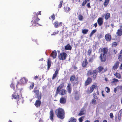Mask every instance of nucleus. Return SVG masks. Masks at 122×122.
I'll use <instances>...</instances> for the list:
<instances>
[{
    "mask_svg": "<svg viewBox=\"0 0 122 122\" xmlns=\"http://www.w3.org/2000/svg\"><path fill=\"white\" fill-rule=\"evenodd\" d=\"M63 1V0H62L61 1L59 5V7L60 8H61L62 6V2Z\"/></svg>",
    "mask_w": 122,
    "mask_h": 122,
    "instance_id": "43",
    "label": "nucleus"
},
{
    "mask_svg": "<svg viewBox=\"0 0 122 122\" xmlns=\"http://www.w3.org/2000/svg\"><path fill=\"white\" fill-rule=\"evenodd\" d=\"M53 58H55L57 56L56 52V51H53L51 54V55Z\"/></svg>",
    "mask_w": 122,
    "mask_h": 122,
    "instance_id": "19",
    "label": "nucleus"
},
{
    "mask_svg": "<svg viewBox=\"0 0 122 122\" xmlns=\"http://www.w3.org/2000/svg\"><path fill=\"white\" fill-rule=\"evenodd\" d=\"M101 60L102 62H104L106 60V56L104 54H101L100 57Z\"/></svg>",
    "mask_w": 122,
    "mask_h": 122,
    "instance_id": "4",
    "label": "nucleus"
},
{
    "mask_svg": "<svg viewBox=\"0 0 122 122\" xmlns=\"http://www.w3.org/2000/svg\"><path fill=\"white\" fill-rule=\"evenodd\" d=\"M99 121L98 120H97L94 121V122H99Z\"/></svg>",
    "mask_w": 122,
    "mask_h": 122,
    "instance_id": "64",
    "label": "nucleus"
},
{
    "mask_svg": "<svg viewBox=\"0 0 122 122\" xmlns=\"http://www.w3.org/2000/svg\"><path fill=\"white\" fill-rule=\"evenodd\" d=\"M117 43L116 42H114L112 43V46L115 47L117 46Z\"/></svg>",
    "mask_w": 122,
    "mask_h": 122,
    "instance_id": "48",
    "label": "nucleus"
},
{
    "mask_svg": "<svg viewBox=\"0 0 122 122\" xmlns=\"http://www.w3.org/2000/svg\"><path fill=\"white\" fill-rule=\"evenodd\" d=\"M38 76H34V80H36L38 78Z\"/></svg>",
    "mask_w": 122,
    "mask_h": 122,
    "instance_id": "60",
    "label": "nucleus"
},
{
    "mask_svg": "<svg viewBox=\"0 0 122 122\" xmlns=\"http://www.w3.org/2000/svg\"><path fill=\"white\" fill-rule=\"evenodd\" d=\"M67 54L65 53H62L60 54V55L59 56V58L60 60H62L66 59V58Z\"/></svg>",
    "mask_w": 122,
    "mask_h": 122,
    "instance_id": "3",
    "label": "nucleus"
},
{
    "mask_svg": "<svg viewBox=\"0 0 122 122\" xmlns=\"http://www.w3.org/2000/svg\"><path fill=\"white\" fill-rule=\"evenodd\" d=\"M34 83L33 82H32L31 85H30V89L31 90L32 89L34 86Z\"/></svg>",
    "mask_w": 122,
    "mask_h": 122,
    "instance_id": "38",
    "label": "nucleus"
},
{
    "mask_svg": "<svg viewBox=\"0 0 122 122\" xmlns=\"http://www.w3.org/2000/svg\"><path fill=\"white\" fill-rule=\"evenodd\" d=\"M92 102L93 104H96V100L94 99H93L92 100Z\"/></svg>",
    "mask_w": 122,
    "mask_h": 122,
    "instance_id": "44",
    "label": "nucleus"
},
{
    "mask_svg": "<svg viewBox=\"0 0 122 122\" xmlns=\"http://www.w3.org/2000/svg\"><path fill=\"white\" fill-rule=\"evenodd\" d=\"M12 97H13L12 98L15 99H17L19 98V96L18 93H16L15 92L12 95Z\"/></svg>",
    "mask_w": 122,
    "mask_h": 122,
    "instance_id": "12",
    "label": "nucleus"
},
{
    "mask_svg": "<svg viewBox=\"0 0 122 122\" xmlns=\"http://www.w3.org/2000/svg\"><path fill=\"white\" fill-rule=\"evenodd\" d=\"M119 63H120L119 62L117 61L113 67V69L114 70H115L119 66Z\"/></svg>",
    "mask_w": 122,
    "mask_h": 122,
    "instance_id": "17",
    "label": "nucleus"
},
{
    "mask_svg": "<svg viewBox=\"0 0 122 122\" xmlns=\"http://www.w3.org/2000/svg\"><path fill=\"white\" fill-rule=\"evenodd\" d=\"M93 60V58H91L89 60V61L90 62H92Z\"/></svg>",
    "mask_w": 122,
    "mask_h": 122,
    "instance_id": "56",
    "label": "nucleus"
},
{
    "mask_svg": "<svg viewBox=\"0 0 122 122\" xmlns=\"http://www.w3.org/2000/svg\"><path fill=\"white\" fill-rule=\"evenodd\" d=\"M70 10V8L69 7H66L65 9V11H69Z\"/></svg>",
    "mask_w": 122,
    "mask_h": 122,
    "instance_id": "47",
    "label": "nucleus"
},
{
    "mask_svg": "<svg viewBox=\"0 0 122 122\" xmlns=\"http://www.w3.org/2000/svg\"><path fill=\"white\" fill-rule=\"evenodd\" d=\"M50 118L52 121L53 120V118L54 116V113L52 110H51L49 113Z\"/></svg>",
    "mask_w": 122,
    "mask_h": 122,
    "instance_id": "7",
    "label": "nucleus"
},
{
    "mask_svg": "<svg viewBox=\"0 0 122 122\" xmlns=\"http://www.w3.org/2000/svg\"><path fill=\"white\" fill-rule=\"evenodd\" d=\"M114 75L118 79H120L121 78V75L118 73H115L114 74Z\"/></svg>",
    "mask_w": 122,
    "mask_h": 122,
    "instance_id": "23",
    "label": "nucleus"
},
{
    "mask_svg": "<svg viewBox=\"0 0 122 122\" xmlns=\"http://www.w3.org/2000/svg\"><path fill=\"white\" fill-rule=\"evenodd\" d=\"M88 31V29H83L82 30V32L84 34H86Z\"/></svg>",
    "mask_w": 122,
    "mask_h": 122,
    "instance_id": "35",
    "label": "nucleus"
},
{
    "mask_svg": "<svg viewBox=\"0 0 122 122\" xmlns=\"http://www.w3.org/2000/svg\"><path fill=\"white\" fill-rule=\"evenodd\" d=\"M41 15V11H39L38 12L37 14H36V16H37L38 15Z\"/></svg>",
    "mask_w": 122,
    "mask_h": 122,
    "instance_id": "57",
    "label": "nucleus"
},
{
    "mask_svg": "<svg viewBox=\"0 0 122 122\" xmlns=\"http://www.w3.org/2000/svg\"><path fill=\"white\" fill-rule=\"evenodd\" d=\"M104 15L105 16V19L106 20H107L109 18L110 16V14L109 13H107L106 14H105L104 15H103L102 17H104Z\"/></svg>",
    "mask_w": 122,
    "mask_h": 122,
    "instance_id": "21",
    "label": "nucleus"
},
{
    "mask_svg": "<svg viewBox=\"0 0 122 122\" xmlns=\"http://www.w3.org/2000/svg\"><path fill=\"white\" fill-rule=\"evenodd\" d=\"M51 18L53 19V20H54L55 18V16L54 14H53L51 16Z\"/></svg>",
    "mask_w": 122,
    "mask_h": 122,
    "instance_id": "55",
    "label": "nucleus"
},
{
    "mask_svg": "<svg viewBox=\"0 0 122 122\" xmlns=\"http://www.w3.org/2000/svg\"><path fill=\"white\" fill-rule=\"evenodd\" d=\"M102 52H103L105 54H106L108 51V49L107 48H104L101 50Z\"/></svg>",
    "mask_w": 122,
    "mask_h": 122,
    "instance_id": "26",
    "label": "nucleus"
},
{
    "mask_svg": "<svg viewBox=\"0 0 122 122\" xmlns=\"http://www.w3.org/2000/svg\"><path fill=\"white\" fill-rule=\"evenodd\" d=\"M119 81V80L116 78L113 79L111 81V83L113 84L114 83H115L118 82Z\"/></svg>",
    "mask_w": 122,
    "mask_h": 122,
    "instance_id": "22",
    "label": "nucleus"
},
{
    "mask_svg": "<svg viewBox=\"0 0 122 122\" xmlns=\"http://www.w3.org/2000/svg\"><path fill=\"white\" fill-rule=\"evenodd\" d=\"M83 117H82L79 119V120L80 122H82L83 121L82 120Z\"/></svg>",
    "mask_w": 122,
    "mask_h": 122,
    "instance_id": "53",
    "label": "nucleus"
},
{
    "mask_svg": "<svg viewBox=\"0 0 122 122\" xmlns=\"http://www.w3.org/2000/svg\"><path fill=\"white\" fill-rule=\"evenodd\" d=\"M118 90V91H121L122 90V86H118L117 87Z\"/></svg>",
    "mask_w": 122,
    "mask_h": 122,
    "instance_id": "39",
    "label": "nucleus"
},
{
    "mask_svg": "<svg viewBox=\"0 0 122 122\" xmlns=\"http://www.w3.org/2000/svg\"><path fill=\"white\" fill-rule=\"evenodd\" d=\"M122 113V109H121L119 111V116H121Z\"/></svg>",
    "mask_w": 122,
    "mask_h": 122,
    "instance_id": "52",
    "label": "nucleus"
},
{
    "mask_svg": "<svg viewBox=\"0 0 122 122\" xmlns=\"http://www.w3.org/2000/svg\"><path fill=\"white\" fill-rule=\"evenodd\" d=\"M106 88H107V89L106 92H107V93L109 92L110 91V89H109V88L108 87H106Z\"/></svg>",
    "mask_w": 122,
    "mask_h": 122,
    "instance_id": "58",
    "label": "nucleus"
},
{
    "mask_svg": "<svg viewBox=\"0 0 122 122\" xmlns=\"http://www.w3.org/2000/svg\"><path fill=\"white\" fill-rule=\"evenodd\" d=\"M56 113L58 117L62 119L65 117V113L64 110L59 108L56 110Z\"/></svg>",
    "mask_w": 122,
    "mask_h": 122,
    "instance_id": "1",
    "label": "nucleus"
},
{
    "mask_svg": "<svg viewBox=\"0 0 122 122\" xmlns=\"http://www.w3.org/2000/svg\"><path fill=\"white\" fill-rule=\"evenodd\" d=\"M87 6L88 8H90L91 6L90 5V3H88L86 5Z\"/></svg>",
    "mask_w": 122,
    "mask_h": 122,
    "instance_id": "54",
    "label": "nucleus"
},
{
    "mask_svg": "<svg viewBox=\"0 0 122 122\" xmlns=\"http://www.w3.org/2000/svg\"><path fill=\"white\" fill-rule=\"evenodd\" d=\"M68 92L69 93H71V87L70 84H68L67 86Z\"/></svg>",
    "mask_w": 122,
    "mask_h": 122,
    "instance_id": "24",
    "label": "nucleus"
},
{
    "mask_svg": "<svg viewBox=\"0 0 122 122\" xmlns=\"http://www.w3.org/2000/svg\"><path fill=\"white\" fill-rule=\"evenodd\" d=\"M85 112L86 111L85 109L84 108H82L81 109L78 115L81 116L84 115L85 114Z\"/></svg>",
    "mask_w": 122,
    "mask_h": 122,
    "instance_id": "9",
    "label": "nucleus"
},
{
    "mask_svg": "<svg viewBox=\"0 0 122 122\" xmlns=\"http://www.w3.org/2000/svg\"><path fill=\"white\" fill-rule=\"evenodd\" d=\"M58 71L57 70H56L55 73L54 74L53 76L52 77V79L53 80L57 76V75L58 74Z\"/></svg>",
    "mask_w": 122,
    "mask_h": 122,
    "instance_id": "27",
    "label": "nucleus"
},
{
    "mask_svg": "<svg viewBox=\"0 0 122 122\" xmlns=\"http://www.w3.org/2000/svg\"><path fill=\"white\" fill-rule=\"evenodd\" d=\"M110 118H113V116L112 113H111L110 114Z\"/></svg>",
    "mask_w": 122,
    "mask_h": 122,
    "instance_id": "51",
    "label": "nucleus"
},
{
    "mask_svg": "<svg viewBox=\"0 0 122 122\" xmlns=\"http://www.w3.org/2000/svg\"><path fill=\"white\" fill-rule=\"evenodd\" d=\"M27 80L25 78L23 77L20 80V81L21 84H24L27 81Z\"/></svg>",
    "mask_w": 122,
    "mask_h": 122,
    "instance_id": "13",
    "label": "nucleus"
},
{
    "mask_svg": "<svg viewBox=\"0 0 122 122\" xmlns=\"http://www.w3.org/2000/svg\"><path fill=\"white\" fill-rule=\"evenodd\" d=\"M92 82V79L91 78H88L85 83V85L87 86L89 85Z\"/></svg>",
    "mask_w": 122,
    "mask_h": 122,
    "instance_id": "15",
    "label": "nucleus"
},
{
    "mask_svg": "<svg viewBox=\"0 0 122 122\" xmlns=\"http://www.w3.org/2000/svg\"><path fill=\"white\" fill-rule=\"evenodd\" d=\"M60 102L61 104H65L66 102V100L65 98L62 97L60 98Z\"/></svg>",
    "mask_w": 122,
    "mask_h": 122,
    "instance_id": "18",
    "label": "nucleus"
},
{
    "mask_svg": "<svg viewBox=\"0 0 122 122\" xmlns=\"http://www.w3.org/2000/svg\"><path fill=\"white\" fill-rule=\"evenodd\" d=\"M54 25L55 27L57 28L58 27V26L60 25V24H59V25L57 21H55L54 24Z\"/></svg>",
    "mask_w": 122,
    "mask_h": 122,
    "instance_id": "37",
    "label": "nucleus"
},
{
    "mask_svg": "<svg viewBox=\"0 0 122 122\" xmlns=\"http://www.w3.org/2000/svg\"><path fill=\"white\" fill-rule=\"evenodd\" d=\"M96 31L97 30L96 29L94 30H92L90 34V37H91L96 32Z\"/></svg>",
    "mask_w": 122,
    "mask_h": 122,
    "instance_id": "33",
    "label": "nucleus"
},
{
    "mask_svg": "<svg viewBox=\"0 0 122 122\" xmlns=\"http://www.w3.org/2000/svg\"><path fill=\"white\" fill-rule=\"evenodd\" d=\"M117 36H120L122 35V29H119L117 30L116 32Z\"/></svg>",
    "mask_w": 122,
    "mask_h": 122,
    "instance_id": "11",
    "label": "nucleus"
},
{
    "mask_svg": "<svg viewBox=\"0 0 122 122\" xmlns=\"http://www.w3.org/2000/svg\"><path fill=\"white\" fill-rule=\"evenodd\" d=\"M40 20V19H39L38 18H37L36 20H34V24H33V25L36 26V25L35 24H36V25H39L38 23H37V22L39 20Z\"/></svg>",
    "mask_w": 122,
    "mask_h": 122,
    "instance_id": "30",
    "label": "nucleus"
},
{
    "mask_svg": "<svg viewBox=\"0 0 122 122\" xmlns=\"http://www.w3.org/2000/svg\"><path fill=\"white\" fill-rule=\"evenodd\" d=\"M66 91L64 89H62L59 90V92L58 94L61 95L65 94L66 93Z\"/></svg>",
    "mask_w": 122,
    "mask_h": 122,
    "instance_id": "16",
    "label": "nucleus"
},
{
    "mask_svg": "<svg viewBox=\"0 0 122 122\" xmlns=\"http://www.w3.org/2000/svg\"><path fill=\"white\" fill-rule=\"evenodd\" d=\"M122 54H121L120 53L118 54V59L120 61H122Z\"/></svg>",
    "mask_w": 122,
    "mask_h": 122,
    "instance_id": "34",
    "label": "nucleus"
},
{
    "mask_svg": "<svg viewBox=\"0 0 122 122\" xmlns=\"http://www.w3.org/2000/svg\"><path fill=\"white\" fill-rule=\"evenodd\" d=\"M93 96L95 99H97V97L96 96V94H93Z\"/></svg>",
    "mask_w": 122,
    "mask_h": 122,
    "instance_id": "59",
    "label": "nucleus"
},
{
    "mask_svg": "<svg viewBox=\"0 0 122 122\" xmlns=\"http://www.w3.org/2000/svg\"><path fill=\"white\" fill-rule=\"evenodd\" d=\"M109 0H105L104 3V6H106L109 3Z\"/></svg>",
    "mask_w": 122,
    "mask_h": 122,
    "instance_id": "32",
    "label": "nucleus"
},
{
    "mask_svg": "<svg viewBox=\"0 0 122 122\" xmlns=\"http://www.w3.org/2000/svg\"><path fill=\"white\" fill-rule=\"evenodd\" d=\"M93 25L95 26V27H96L97 26V23H95Z\"/></svg>",
    "mask_w": 122,
    "mask_h": 122,
    "instance_id": "62",
    "label": "nucleus"
},
{
    "mask_svg": "<svg viewBox=\"0 0 122 122\" xmlns=\"http://www.w3.org/2000/svg\"><path fill=\"white\" fill-rule=\"evenodd\" d=\"M76 119L74 117L70 118L69 120V122H76Z\"/></svg>",
    "mask_w": 122,
    "mask_h": 122,
    "instance_id": "31",
    "label": "nucleus"
},
{
    "mask_svg": "<svg viewBox=\"0 0 122 122\" xmlns=\"http://www.w3.org/2000/svg\"><path fill=\"white\" fill-rule=\"evenodd\" d=\"M88 63L87 61L85 59V61H83L82 63V66L83 67H85L87 64Z\"/></svg>",
    "mask_w": 122,
    "mask_h": 122,
    "instance_id": "28",
    "label": "nucleus"
},
{
    "mask_svg": "<svg viewBox=\"0 0 122 122\" xmlns=\"http://www.w3.org/2000/svg\"><path fill=\"white\" fill-rule=\"evenodd\" d=\"M41 102V101L39 100H38L36 101L34 104L36 107H40Z\"/></svg>",
    "mask_w": 122,
    "mask_h": 122,
    "instance_id": "10",
    "label": "nucleus"
},
{
    "mask_svg": "<svg viewBox=\"0 0 122 122\" xmlns=\"http://www.w3.org/2000/svg\"><path fill=\"white\" fill-rule=\"evenodd\" d=\"M90 0H85L83 2L82 4V6H84L86 4L87 2H88Z\"/></svg>",
    "mask_w": 122,
    "mask_h": 122,
    "instance_id": "36",
    "label": "nucleus"
},
{
    "mask_svg": "<svg viewBox=\"0 0 122 122\" xmlns=\"http://www.w3.org/2000/svg\"><path fill=\"white\" fill-rule=\"evenodd\" d=\"M92 50L91 49H89L87 53H88V55L90 56L92 51Z\"/></svg>",
    "mask_w": 122,
    "mask_h": 122,
    "instance_id": "45",
    "label": "nucleus"
},
{
    "mask_svg": "<svg viewBox=\"0 0 122 122\" xmlns=\"http://www.w3.org/2000/svg\"><path fill=\"white\" fill-rule=\"evenodd\" d=\"M23 98H21L19 100L20 101H19V100H18L17 101V104H18V103H19L21 101L23 103Z\"/></svg>",
    "mask_w": 122,
    "mask_h": 122,
    "instance_id": "46",
    "label": "nucleus"
},
{
    "mask_svg": "<svg viewBox=\"0 0 122 122\" xmlns=\"http://www.w3.org/2000/svg\"><path fill=\"white\" fill-rule=\"evenodd\" d=\"M97 21L99 25L100 26L101 25L103 22L102 18L100 17L98 19Z\"/></svg>",
    "mask_w": 122,
    "mask_h": 122,
    "instance_id": "8",
    "label": "nucleus"
},
{
    "mask_svg": "<svg viewBox=\"0 0 122 122\" xmlns=\"http://www.w3.org/2000/svg\"><path fill=\"white\" fill-rule=\"evenodd\" d=\"M65 48L66 50H71V47L69 44L65 46Z\"/></svg>",
    "mask_w": 122,
    "mask_h": 122,
    "instance_id": "20",
    "label": "nucleus"
},
{
    "mask_svg": "<svg viewBox=\"0 0 122 122\" xmlns=\"http://www.w3.org/2000/svg\"><path fill=\"white\" fill-rule=\"evenodd\" d=\"M97 85L96 84H93L91 87L89 91L90 93H91L93 92L94 89L97 87Z\"/></svg>",
    "mask_w": 122,
    "mask_h": 122,
    "instance_id": "14",
    "label": "nucleus"
},
{
    "mask_svg": "<svg viewBox=\"0 0 122 122\" xmlns=\"http://www.w3.org/2000/svg\"><path fill=\"white\" fill-rule=\"evenodd\" d=\"M64 86V84L63 83H62L60 85L57 87L56 92V94H58L59 92V90H60L61 88H62Z\"/></svg>",
    "mask_w": 122,
    "mask_h": 122,
    "instance_id": "6",
    "label": "nucleus"
},
{
    "mask_svg": "<svg viewBox=\"0 0 122 122\" xmlns=\"http://www.w3.org/2000/svg\"><path fill=\"white\" fill-rule=\"evenodd\" d=\"M105 37L106 40L107 41H110L112 38L111 36L108 34L105 35Z\"/></svg>",
    "mask_w": 122,
    "mask_h": 122,
    "instance_id": "5",
    "label": "nucleus"
},
{
    "mask_svg": "<svg viewBox=\"0 0 122 122\" xmlns=\"http://www.w3.org/2000/svg\"><path fill=\"white\" fill-rule=\"evenodd\" d=\"M117 87L116 88H114V91L115 92V93H116L117 92Z\"/></svg>",
    "mask_w": 122,
    "mask_h": 122,
    "instance_id": "61",
    "label": "nucleus"
},
{
    "mask_svg": "<svg viewBox=\"0 0 122 122\" xmlns=\"http://www.w3.org/2000/svg\"><path fill=\"white\" fill-rule=\"evenodd\" d=\"M10 87L11 88H13L14 89V88L15 87V86H14V84L13 83H12L10 85Z\"/></svg>",
    "mask_w": 122,
    "mask_h": 122,
    "instance_id": "50",
    "label": "nucleus"
},
{
    "mask_svg": "<svg viewBox=\"0 0 122 122\" xmlns=\"http://www.w3.org/2000/svg\"><path fill=\"white\" fill-rule=\"evenodd\" d=\"M97 73V72L96 70H94L92 74H93V78L94 80L96 78Z\"/></svg>",
    "mask_w": 122,
    "mask_h": 122,
    "instance_id": "25",
    "label": "nucleus"
},
{
    "mask_svg": "<svg viewBox=\"0 0 122 122\" xmlns=\"http://www.w3.org/2000/svg\"><path fill=\"white\" fill-rule=\"evenodd\" d=\"M75 78V76H72L71 77L70 79V80L71 81H73Z\"/></svg>",
    "mask_w": 122,
    "mask_h": 122,
    "instance_id": "42",
    "label": "nucleus"
},
{
    "mask_svg": "<svg viewBox=\"0 0 122 122\" xmlns=\"http://www.w3.org/2000/svg\"><path fill=\"white\" fill-rule=\"evenodd\" d=\"M75 99L76 100H78L79 99V96L78 95H76V96H75Z\"/></svg>",
    "mask_w": 122,
    "mask_h": 122,
    "instance_id": "49",
    "label": "nucleus"
},
{
    "mask_svg": "<svg viewBox=\"0 0 122 122\" xmlns=\"http://www.w3.org/2000/svg\"><path fill=\"white\" fill-rule=\"evenodd\" d=\"M51 65V62L50 59H48L47 61V68L49 69Z\"/></svg>",
    "mask_w": 122,
    "mask_h": 122,
    "instance_id": "29",
    "label": "nucleus"
},
{
    "mask_svg": "<svg viewBox=\"0 0 122 122\" xmlns=\"http://www.w3.org/2000/svg\"><path fill=\"white\" fill-rule=\"evenodd\" d=\"M118 119L119 120H120L121 119V116H119L118 117Z\"/></svg>",
    "mask_w": 122,
    "mask_h": 122,
    "instance_id": "63",
    "label": "nucleus"
},
{
    "mask_svg": "<svg viewBox=\"0 0 122 122\" xmlns=\"http://www.w3.org/2000/svg\"><path fill=\"white\" fill-rule=\"evenodd\" d=\"M103 67L102 66H99L98 67L99 72H100L103 70Z\"/></svg>",
    "mask_w": 122,
    "mask_h": 122,
    "instance_id": "40",
    "label": "nucleus"
},
{
    "mask_svg": "<svg viewBox=\"0 0 122 122\" xmlns=\"http://www.w3.org/2000/svg\"><path fill=\"white\" fill-rule=\"evenodd\" d=\"M78 19L79 20L81 21L82 20L83 17L81 15H80L78 16Z\"/></svg>",
    "mask_w": 122,
    "mask_h": 122,
    "instance_id": "41",
    "label": "nucleus"
},
{
    "mask_svg": "<svg viewBox=\"0 0 122 122\" xmlns=\"http://www.w3.org/2000/svg\"><path fill=\"white\" fill-rule=\"evenodd\" d=\"M32 92L35 94V97L38 100H40L41 97V93L39 92V91L38 90L34 89L33 91Z\"/></svg>",
    "mask_w": 122,
    "mask_h": 122,
    "instance_id": "2",
    "label": "nucleus"
}]
</instances>
